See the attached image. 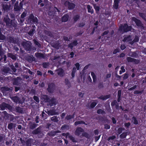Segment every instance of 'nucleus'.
I'll list each match as a JSON object with an SVG mask.
<instances>
[{
    "label": "nucleus",
    "instance_id": "f257e3e1",
    "mask_svg": "<svg viewBox=\"0 0 146 146\" xmlns=\"http://www.w3.org/2000/svg\"><path fill=\"white\" fill-rule=\"evenodd\" d=\"M119 29L120 30L124 32L131 31V26H128L127 24H125L123 25H121L120 26Z\"/></svg>",
    "mask_w": 146,
    "mask_h": 146
},
{
    "label": "nucleus",
    "instance_id": "f03ea898",
    "mask_svg": "<svg viewBox=\"0 0 146 146\" xmlns=\"http://www.w3.org/2000/svg\"><path fill=\"white\" fill-rule=\"evenodd\" d=\"M22 45L27 51L29 50L31 48V43L29 41L26 40L23 41Z\"/></svg>",
    "mask_w": 146,
    "mask_h": 146
},
{
    "label": "nucleus",
    "instance_id": "7ed1b4c3",
    "mask_svg": "<svg viewBox=\"0 0 146 146\" xmlns=\"http://www.w3.org/2000/svg\"><path fill=\"white\" fill-rule=\"evenodd\" d=\"M62 3H64V2L62 1ZM64 4L66 6H68V8L70 9H73L75 7V5L72 3H71L67 1H65Z\"/></svg>",
    "mask_w": 146,
    "mask_h": 146
},
{
    "label": "nucleus",
    "instance_id": "20e7f679",
    "mask_svg": "<svg viewBox=\"0 0 146 146\" xmlns=\"http://www.w3.org/2000/svg\"><path fill=\"white\" fill-rule=\"evenodd\" d=\"M4 54L3 52L0 48V56H1L0 61L5 62L6 59V56L5 55H4Z\"/></svg>",
    "mask_w": 146,
    "mask_h": 146
},
{
    "label": "nucleus",
    "instance_id": "39448f33",
    "mask_svg": "<svg viewBox=\"0 0 146 146\" xmlns=\"http://www.w3.org/2000/svg\"><path fill=\"white\" fill-rule=\"evenodd\" d=\"M28 21H30V22H34L35 24L38 22V19L36 17H35L32 14H31L28 19Z\"/></svg>",
    "mask_w": 146,
    "mask_h": 146
},
{
    "label": "nucleus",
    "instance_id": "423d86ee",
    "mask_svg": "<svg viewBox=\"0 0 146 146\" xmlns=\"http://www.w3.org/2000/svg\"><path fill=\"white\" fill-rule=\"evenodd\" d=\"M133 38L131 36H129L127 37H124L123 41L124 42H127L132 44H133V42H132V40Z\"/></svg>",
    "mask_w": 146,
    "mask_h": 146
},
{
    "label": "nucleus",
    "instance_id": "0eeeda50",
    "mask_svg": "<svg viewBox=\"0 0 146 146\" xmlns=\"http://www.w3.org/2000/svg\"><path fill=\"white\" fill-rule=\"evenodd\" d=\"M55 87L54 84H51L48 85V87L47 90L48 92L52 93L55 89Z\"/></svg>",
    "mask_w": 146,
    "mask_h": 146
},
{
    "label": "nucleus",
    "instance_id": "6e6552de",
    "mask_svg": "<svg viewBox=\"0 0 146 146\" xmlns=\"http://www.w3.org/2000/svg\"><path fill=\"white\" fill-rule=\"evenodd\" d=\"M9 105L5 103H3L0 105V108L2 110H5L6 108H9Z\"/></svg>",
    "mask_w": 146,
    "mask_h": 146
},
{
    "label": "nucleus",
    "instance_id": "1a4fd4ad",
    "mask_svg": "<svg viewBox=\"0 0 146 146\" xmlns=\"http://www.w3.org/2000/svg\"><path fill=\"white\" fill-rule=\"evenodd\" d=\"M10 98L15 102L16 103H21L22 102L21 101L19 98L17 96L11 97Z\"/></svg>",
    "mask_w": 146,
    "mask_h": 146
},
{
    "label": "nucleus",
    "instance_id": "9d476101",
    "mask_svg": "<svg viewBox=\"0 0 146 146\" xmlns=\"http://www.w3.org/2000/svg\"><path fill=\"white\" fill-rule=\"evenodd\" d=\"M83 131V130L80 127H78L77 128L75 132V134L76 135H79Z\"/></svg>",
    "mask_w": 146,
    "mask_h": 146
},
{
    "label": "nucleus",
    "instance_id": "9b49d317",
    "mask_svg": "<svg viewBox=\"0 0 146 146\" xmlns=\"http://www.w3.org/2000/svg\"><path fill=\"white\" fill-rule=\"evenodd\" d=\"M4 21L6 23L7 25H10V19L7 15L4 18Z\"/></svg>",
    "mask_w": 146,
    "mask_h": 146
},
{
    "label": "nucleus",
    "instance_id": "f8f14e48",
    "mask_svg": "<svg viewBox=\"0 0 146 146\" xmlns=\"http://www.w3.org/2000/svg\"><path fill=\"white\" fill-rule=\"evenodd\" d=\"M50 101H49V105L50 106H52L54 105H56L57 104L55 99L54 98H52L50 100Z\"/></svg>",
    "mask_w": 146,
    "mask_h": 146
},
{
    "label": "nucleus",
    "instance_id": "ddd939ff",
    "mask_svg": "<svg viewBox=\"0 0 146 146\" xmlns=\"http://www.w3.org/2000/svg\"><path fill=\"white\" fill-rule=\"evenodd\" d=\"M57 71V74L59 76L61 77L63 76L64 71L63 69L61 68H59Z\"/></svg>",
    "mask_w": 146,
    "mask_h": 146
},
{
    "label": "nucleus",
    "instance_id": "4468645a",
    "mask_svg": "<svg viewBox=\"0 0 146 146\" xmlns=\"http://www.w3.org/2000/svg\"><path fill=\"white\" fill-rule=\"evenodd\" d=\"M132 20L135 22L137 26H139L140 25V21L139 20L137 19L136 18L133 17H132Z\"/></svg>",
    "mask_w": 146,
    "mask_h": 146
},
{
    "label": "nucleus",
    "instance_id": "2eb2a0df",
    "mask_svg": "<svg viewBox=\"0 0 146 146\" xmlns=\"http://www.w3.org/2000/svg\"><path fill=\"white\" fill-rule=\"evenodd\" d=\"M3 9L5 11H8L10 10V5L7 4H3Z\"/></svg>",
    "mask_w": 146,
    "mask_h": 146
},
{
    "label": "nucleus",
    "instance_id": "dca6fc26",
    "mask_svg": "<svg viewBox=\"0 0 146 146\" xmlns=\"http://www.w3.org/2000/svg\"><path fill=\"white\" fill-rule=\"evenodd\" d=\"M110 95L106 96H102L98 98H99L103 100H105L110 98Z\"/></svg>",
    "mask_w": 146,
    "mask_h": 146
},
{
    "label": "nucleus",
    "instance_id": "f3484780",
    "mask_svg": "<svg viewBox=\"0 0 146 146\" xmlns=\"http://www.w3.org/2000/svg\"><path fill=\"white\" fill-rule=\"evenodd\" d=\"M132 119V120L131 122L132 123L135 125H137L138 124V121L135 117H133Z\"/></svg>",
    "mask_w": 146,
    "mask_h": 146
},
{
    "label": "nucleus",
    "instance_id": "a211bd4d",
    "mask_svg": "<svg viewBox=\"0 0 146 146\" xmlns=\"http://www.w3.org/2000/svg\"><path fill=\"white\" fill-rule=\"evenodd\" d=\"M119 2V0H114L113 7L115 9H117L118 8Z\"/></svg>",
    "mask_w": 146,
    "mask_h": 146
},
{
    "label": "nucleus",
    "instance_id": "6ab92c4d",
    "mask_svg": "<svg viewBox=\"0 0 146 146\" xmlns=\"http://www.w3.org/2000/svg\"><path fill=\"white\" fill-rule=\"evenodd\" d=\"M87 7L88 12L89 13H91V14H92L94 12V11L93 9H92V7L89 5H87Z\"/></svg>",
    "mask_w": 146,
    "mask_h": 146
},
{
    "label": "nucleus",
    "instance_id": "aec40b11",
    "mask_svg": "<svg viewBox=\"0 0 146 146\" xmlns=\"http://www.w3.org/2000/svg\"><path fill=\"white\" fill-rule=\"evenodd\" d=\"M21 8L18 5H17L15 3L14 7V10L15 11H20Z\"/></svg>",
    "mask_w": 146,
    "mask_h": 146
},
{
    "label": "nucleus",
    "instance_id": "412c9836",
    "mask_svg": "<svg viewBox=\"0 0 146 146\" xmlns=\"http://www.w3.org/2000/svg\"><path fill=\"white\" fill-rule=\"evenodd\" d=\"M91 75L93 78V82L95 83L96 82V79L95 74L93 72H92L91 73Z\"/></svg>",
    "mask_w": 146,
    "mask_h": 146
},
{
    "label": "nucleus",
    "instance_id": "4be33fe9",
    "mask_svg": "<svg viewBox=\"0 0 146 146\" xmlns=\"http://www.w3.org/2000/svg\"><path fill=\"white\" fill-rule=\"evenodd\" d=\"M69 17L68 15H64L62 17V20L63 22H66L68 20Z\"/></svg>",
    "mask_w": 146,
    "mask_h": 146
},
{
    "label": "nucleus",
    "instance_id": "5701e85b",
    "mask_svg": "<svg viewBox=\"0 0 146 146\" xmlns=\"http://www.w3.org/2000/svg\"><path fill=\"white\" fill-rule=\"evenodd\" d=\"M77 41L76 40L74 41L72 43L69 45V47L72 48L74 46L77 45Z\"/></svg>",
    "mask_w": 146,
    "mask_h": 146
},
{
    "label": "nucleus",
    "instance_id": "b1692460",
    "mask_svg": "<svg viewBox=\"0 0 146 146\" xmlns=\"http://www.w3.org/2000/svg\"><path fill=\"white\" fill-rule=\"evenodd\" d=\"M7 56L8 57L11 58L13 60H15L16 59V56L11 53L8 54Z\"/></svg>",
    "mask_w": 146,
    "mask_h": 146
},
{
    "label": "nucleus",
    "instance_id": "393cba45",
    "mask_svg": "<svg viewBox=\"0 0 146 146\" xmlns=\"http://www.w3.org/2000/svg\"><path fill=\"white\" fill-rule=\"evenodd\" d=\"M65 83L69 88H70L71 86V84L67 79H66L65 80Z\"/></svg>",
    "mask_w": 146,
    "mask_h": 146
},
{
    "label": "nucleus",
    "instance_id": "a878e982",
    "mask_svg": "<svg viewBox=\"0 0 146 146\" xmlns=\"http://www.w3.org/2000/svg\"><path fill=\"white\" fill-rule=\"evenodd\" d=\"M35 56L36 57L38 58H43L44 57V55L43 54L39 53H36L35 54Z\"/></svg>",
    "mask_w": 146,
    "mask_h": 146
},
{
    "label": "nucleus",
    "instance_id": "bb28decb",
    "mask_svg": "<svg viewBox=\"0 0 146 146\" xmlns=\"http://www.w3.org/2000/svg\"><path fill=\"white\" fill-rule=\"evenodd\" d=\"M127 60L128 62H135L136 61H137L135 59L132 58L130 57H127Z\"/></svg>",
    "mask_w": 146,
    "mask_h": 146
},
{
    "label": "nucleus",
    "instance_id": "cd10ccee",
    "mask_svg": "<svg viewBox=\"0 0 146 146\" xmlns=\"http://www.w3.org/2000/svg\"><path fill=\"white\" fill-rule=\"evenodd\" d=\"M51 120L53 121L57 122L58 121V120L56 116H54L51 118Z\"/></svg>",
    "mask_w": 146,
    "mask_h": 146
},
{
    "label": "nucleus",
    "instance_id": "c85d7f7f",
    "mask_svg": "<svg viewBox=\"0 0 146 146\" xmlns=\"http://www.w3.org/2000/svg\"><path fill=\"white\" fill-rule=\"evenodd\" d=\"M48 114L50 115H56V113L54 110H51L48 111Z\"/></svg>",
    "mask_w": 146,
    "mask_h": 146
},
{
    "label": "nucleus",
    "instance_id": "c756f323",
    "mask_svg": "<svg viewBox=\"0 0 146 146\" xmlns=\"http://www.w3.org/2000/svg\"><path fill=\"white\" fill-rule=\"evenodd\" d=\"M17 22L15 19L12 20L11 21V25L14 27L17 25Z\"/></svg>",
    "mask_w": 146,
    "mask_h": 146
},
{
    "label": "nucleus",
    "instance_id": "7c9ffc66",
    "mask_svg": "<svg viewBox=\"0 0 146 146\" xmlns=\"http://www.w3.org/2000/svg\"><path fill=\"white\" fill-rule=\"evenodd\" d=\"M74 117V115H67L65 118V119L67 120H69L73 118Z\"/></svg>",
    "mask_w": 146,
    "mask_h": 146
},
{
    "label": "nucleus",
    "instance_id": "2f4dec72",
    "mask_svg": "<svg viewBox=\"0 0 146 146\" xmlns=\"http://www.w3.org/2000/svg\"><path fill=\"white\" fill-rule=\"evenodd\" d=\"M35 31V29H33L30 30V31L28 33V34L31 36H32Z\"/></svg>",
    "mask_w": 146,
    "mask_h": 146
},
{
    "label": "nucleus",
    "instance_id": "473e14b6",
    "mask_svg": "<svg viewBox=\"0 0 146 146\" xmlns=\"http://www.w3.org/2000/svg\"><path fill=\"white\" fill-rule=\"evenodd\" d=\"M9 71V69L8 68H6L4 69L3 72L4 74L8 73Z\"/></svg>",
    "mask_w": 146,
    "mask_h": 146
},
{
    "label": "nucleus",
    "instance_id": "72a5a7b5",
    "mask_svg": "<svg viewBox=\"0 0 146 146\" xmlns=\"http://www.w3.org/2000/svg\"><path fill=\"white\" fill-rule=\"evenodd\" d=\"M74 124L76 125H77L79 124H85V123L83 121H80L75 122Z\"/></svg>",
    "mask_w": 146,
    "mask_h": 146
},
{
    "label": "nucleus",
    "instance_id": "f704fd0d",
    "mask_svg": "<svg viewBox=\"0 0 146 146\" xmlns=\"http://www.w3.org/2000/svg\"><path fill=\"white\" fill-rule=\"evenodd\" d=\"M15 127V124H14L12 123H11L8 125V128L9 129H12L13 127Z\"/></svg>",
    "mask_w": 146,
    "mask_h": 146
},
{
    "label": "nucleus",
    "instance_id": "c9c22d12",
    "mask_svg": "<svg viewBox=\"0 0 146 146\" xmlns=\"http://www.w3.org/2000/svg\"><path fill=\"white\" fill-rule=\"evenodd\" d=\"M80 16L78 15H75L74 18V22H76L79 19Z\"/></svg>",
    "mask_w": 146,
    "mask_h": 146
},
{
    "label": "nucleus",
    "instance_id": "e433bc0d",
    "mask_svg": "<svg viewBox=\"0 0 146 146\" xmlns=\"http://www.w3.org/2000/svg\"><path fill=\"white\" fill-rule=\"evenodd\" d=\"M124 67L123 66H122L121 67V70L120 71L119 74H121L122 73L124 72H125V70L124 68Z\"/></svg>",
    "mask_w": 146,
    "mask_h": 146
},
{
    "label": "nucleus",
    "instance_id": "4c0bfd02",
    "mask_svg": "<svg viewBox=\"0 0 146 146\" xmlns=\"http://www.w3.org/2000/svg\"><path fill=\"white\" fill-rule=\"evenodd\" d=\"M127 135V133H123L120 135V137L122 138H124Z\"/></svg>",
    "mask_w": 146,
    "mask_h": 146
},
{
    "label": "nucleus",
    "instance_id": "58836bf2",
    "mask_svg": "<svg viewBox=\"0 0 146 146\" xmlns=\"http://www.w3.org/2000/svg\"><path fill=\"white\" fill-rule=\"evenodd\" d=\"M125 129L124 128H119L117 130V132L119 134H120Z\"/></svg>",
    "mask_w": 146,
    "mask_h": 146
},
{
    "label": "nucleus",
    "instance_id": "ea45409f",
    "mask_svg": "<svg viewBox=\"0 0 146 146\" xmlns=\"http://www.w3.org/2000/svg\"><path fill=\"white\" fill-rule=\"evenodd\" d=\"M68 138H69L73 142H75L76 141L74 137L71 135H69Z\"/></svg>",
    "mask_w": 146,
    "mask_h": 146
},
{
    "label": "nucleus",
    "instance_id": "a19ab883",
    "mask_svg": "<svg viewBox=\"0 0 146 146\" xmlns=\"http://www.w3.org/2000/svg\"><path fill=\"white\" fill-rule=\"evenodd\" d=\"M9 90L10 89L9 88L6 87H4L2 88V90L3 91V92L6 91H9Z\"/></svg>",
    "mask_w": 146,
    "mask_h": 146
},
{
    "label": "nucleus",
    "instance_id": "79ce46f5",
    "mask_svg": "<svg viewBox=\"0 0 146 146\" xmlns=\"http://www.w3.org/2000/svg\"><path fill=\"white\" fill-rule=\"evenodd\" d=\"M31 140L28 139L26 141V143L27 146H31Z\"/></svg>",
    "mask_w": 146,
    "mask_h": 146
},
{
    "label": "nucleus",
    "instance_id": "37998d69",
    "mask_svg": "<svg viewBox=\"0 0 146 146\" xmlns=\"http://www.w3.org/2000/svg\"><path fill=\"white\" fill-rule=\"evenodd\" d=\"M94 9L96 10V11L97 12H98L100 9V7H99L97 6L96 5L94 4Z\"/></svg>",
    "mask_w": 146,
    "mask_h": 146
},
{
    "label": "nucleus",
    "instance_id": "c03bdc74",
    "mask_svg": "<svg viewBox=\"0 0 146 146\" xmlns=\"http://www.w3.org/2000/svg\"><path fill=\"white\" fill-rule=\"evenodd\" d=\"M97 113L98 114H104L105 113V112L102 110L99 109L98 110Z\"/></svg>",
    "mask_w": 146,
    "mask_h": 146
},
{
    "label": "nucleus",
    "instance_id": "a18cd8bd",
    "mask_svg": "<svg viewBox=\"0 0 146 146\" xmlns=\"http://www.w3.org/2000/svg\"><path fill=\"white\" fill-rule=\"evenodd\" d=\"M139 40V38L138 36H136L135 37V39L133 40H132V42H133V44L136 42H137Z\"/></svg>",
    "mask_w": 146,
    "mask_h": 146
},
{
    "label": "nucleus",
    "instance_id": "49530a36",
    "mask_svg": "<svg viewBox=\"0 0 146 146\" xmlns=\"http://www.w3.org/2000/svg\"><path fill=\"white\" fill-rule=\"evenodd\" d=\"M49 64L48 63H44L42 64V66L44 68H47L49 66Z\"/></svg>",
    "mask_w": 146,
    "mask_h": 146
},
{
    "label": "nucleus",
    "instance_id": "de8ad7c7",
    "mask_svg": "<svg viewBox=\"0 0 146 146\" xmlns=\"http://www.w3.org/2000/svg\"><path fill=\"white\" fill-rule=\"evenodd\" d=\"M96 104L97 103L95 102H92L91 104L90 107L91 108H93L94 107Z\"/></svg>",
    "mask_w": 146,
    "mask_h": 146
},
{
    "label": "nucleus",
    "instance_id": "09e8293b",
    "mask_svg": "<svg viewBox=\"0 0 146 146\" xmlns=\"http://www.w3.org/2000/svg\"><path fill=\"white\" fill-rule=\"evenodd\" d=\"M34 100L36 101L37 102H39V100L38 98L36 96H34Z\"/></svg>",
    "mask_w": 146,
    "mask_h": 146
},
{
    "label": "nucleus",
    "instance_id": "8fccbe9b",
    "mask_svg": "<svg viewBox=\"0 0 146 146\" xmlns=\"http://www.w3.org/2000/svg\"><path fill=\"white\" fill-rule=\"evenodd\" d=\"M39 130L38 129H37L33 131V133L34 134H37L39 133Z\"/></svg>",
    "mask_w": 146,
    "mask_h": 146
},
{
    "label": "nucleus",
    "instance_id": "3c124183",
    "mask_svg": "<svg viewBox=\"0 0 146 146\" xmlns=\"http://www.w3.org/2000/svg\"><path fill=\"white\" fill-rule=\"evenodd\" d=\"M10 67L11 69L13 71V72H15L16 70V69L14 67L13 65H11Z\"/></svg>",
    "mask_w": 146,
    "mask_h": 146
},
{
    "label": "nucleus",
    "instance_id": "603ef678",
    "mask_svg": "<svg viewBox=\"0 0 146 146\" xmlns=\"http://www.w3.org/2000/svg\"><path fill=\"white\" fill-rule=\"evenodd\" d=\"M57 133H60V131H56L55 132L52 131L51 132V135H55Z\"/></svg>",
    "mask_w": 146,
    "mask_h": 146
},
{
    "label": "nucleus",
    "instance_id": "864d4df0",
    "mask_svg": "<svg viewBox=\"0 0 146 146\" xmlns=\"http://www.w3.org/2000/svg\"><path fill=\"white\" fill-rule=\"evenodd\" d=\"M26 13L25 12H23L21 15V17L23 18H24L26 16Z\"/></svg>",
    "mask_w": 146,
    "mask_h": 146
},
{
    "label": "nucleus",
    "instance_id": "5fc2aeb1",
    "mask_svg": "<svg viewBox=\"0 0 146 146\" xmlns=\"http://www.w3.org/2000/svg\"><path fill=\"white\" fill-rule=\"evenodd\" d=\"M34 42L36 44V45H37L39 47L40 44L35 39L34 40Z\"/></svg>",
    "mask_w": 146,
    "mask_h": 146
},
{
    "label": "nucleus",
    "instance_id": "6e6d98bb",
    "mask_svg": "<svg viewBox=\"0 0 146 146\" xmlns=\"http://www.w3.org/2000/svg\"><path fill=\"white\" fill-rule=\"evenodd\" d=\"M131 123L129 122L125 123L124 124L125 126L127 127H129Z\"/></svg>",
    "mask_w": 146,
    "mask_h": 146
},
{
    "label": "nucleus",
    "instance_id": "4d7b16f0",
    "mask_svg": "<svg viewBox=\"0 0 146 146\" xmlns=\"http://www.w3.org/2000/svg\"><path fill=\"white\" fill-rule=\"evenodd\" d=\"M62 134L63 136H65L67 138L69 135V133H63Z\"/></svg>",
    "mask_w": 146,
    "mask_h": 146
},
{
    "label": "nucleus",
    "instance_id": "13d9d810",
    "mask_svg": "<svg viewBox=\"0 0 146 146\" xmlns=\"http://www.w3.org/2000/svg\"><path fill=\"white\" fill-rule=\"evenodd\" d=\"M128 78V75L127 74H125L123 75V79H126Z\"/></svg>",
    "mask_w": 146,
    "mask_h": 146
},
{
    "label": "nucleus",
    "instance_id": "bf43d9fd",
    "mask_svg": "<svg viewBox=\"0 0 146 146\" xmlns=\"http://www.w3.org/2000/svg\"><path fill=\"white\" fill-rule=\"evenodd\" d=\"M75 66L76 67L77 70H79V69L80 64L79 63H77L75 64Z\"/></svg>",
    "mask_w": 146,
    "mask_h": 146
},
{
    "label": "nucleus",
    "instance_id": "052dcab7",
    "mask_svg": "<svg viewBox=\"0 0 146 146\" xmlns=\"http://www.w3.org/2000/svg\"><path fill=\"white\" fill-rule=\"evenodd\" d=\"M119 51V49L117 48L115 49L114 51H113V54H115L117 52H118Z\"/></svg>",
    "mask_w": 146,
    "mask_h": 146
},
{
    "label": "nucleus",
    "instance_id": "680f3d73",
    "mask_svg": "<svg viewBox=\"0 0 146 146\" xmlns=\"http://www.w3.org/2000/svg\"><path fill=\"white\" fill-rule=\"evenodd\" d=\"M115 136H112L108 138V141L110 139H113L115 138Z\"/></svg>",
    "mask_w": 146,
    "mask_h": 146
},
{
    "label": "nucleus",
    "instance_id": "e2e57ef3",
    "mask_svg": "<svg viewBox=\"0 0 146 146\" xmlns=\"http://www.w3.org/2000/svg\"><path fill=\"white\" fill-rule=\"evenodd\" d=\"M126 48L125 46L123 44L121 45V46L120 48L122 50Z\"/></svg>",
    "mask_w": 146,
    "mask_h": 146
},
{
    "label": "nucleus",
    "instance_id": "0e129e2a",
    "mask_svg": "<svg viewBox=\"0 0 146 146\" xmlns=\"http://www.w3.org/2000/svg\"><path fill=\"white\" fill-rule=\"evenodd\" d=\"M110 128V126L108 124H106L105 125V128L106 129H109Z\"/></svg>",
    "mask_w": 146,
    "mask_h": 146
},
{
    "label": "nucleus",
    "instance_id": "69168bd1",
    "mask_svg": "<svg viewBox=\"0 0 146 146\" xmlns=\"http://www.w3.org/2000/svg\"><path fill=\"white\" fill-rule=\"evenodd\" d=\"M139 15L140 16L142 17L143 18H144L145 15L143 13H139Z\"/></svg>",
    "mask_w": 146,
    "mask_h": 146
},
{
    "label": "nucleus",
    "instance_id": "338daca9",
    "mask_svg": "<svg viewBox=\"0 0 146 146\" xmlns=\"http://www.w3.org/2000/svg\"><path fill=\"white\" fill-rule=\"evenodd\" d=\"M137 87V86L136 85L130 88L129 89V90H131L135 89Z\"/></svg>",
    "mask_w": 146,
    "mask_h": 146
},
{
    "label": "nucleus",
    "instance_id": "774afa93",
    "mask_svg": "<svg viewBox=\"0 0 146 146\" xmlns=\"http://www.w3.org/2000/svg\"><path fill=\"white\" fill-rule=\"evenodd\" d=\"M111 74H107L106 76V78H110L111 76Z\"/></svg>",
    "mask_w": 146,
    "mask_h": 146
}]
</instances>
